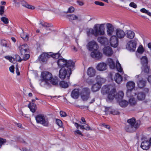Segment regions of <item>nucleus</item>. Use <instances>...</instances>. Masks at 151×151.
<instances>
[{"instance_id": "nucleus-1", "label": "nucleus", "mask_w": 151, "mask_h": 151, "mask_svg": "<svg viewBox=\"0 0 151 151\" xmlns=\"http://www.w3.org/2000/svg\"><path fill=\"white\" fill-rule=\"evenodd\" d=\"M42 79L40 80V84L41 86L46 84H49L50 83L54 85H58V80L56 78H52V74L47 71H44L41 73Z\"/></svg>"}, {"instance_id": "nucleus-2", "label": "nucleus", "mask_w": 151, "mask_h": 151, "mask_svg": "<svg viewBox=\"0 0 151 151\" xmlns=\"http://www.w3.org/2000/svg\"><path fill=\"white\" fill-rule=\"evenodd\" d=\"M104 27L103 24H95L94 27L93 29H89V33H88V35H89L90 33L95 37L104 35L105 34Z\"/></svg>"}, {"instance_id": "nucleus-3", "label": "nucleus", "mask_w": 151, "mask_h": 151, "mask_svg": "<svg viewBox=\"0 0 151 151\" xmlns=\"http://www.w3.org/2000/svg\"><path fill=\"white\" fill-rule=\"evenodd\" d=\"M71 73L70 68H68V67L62 68L59 72V77L63 79L66 77L69 78Z\"/></svg>"}, {"instance_id": "nucleus-4", "label": "nucleus", "mask_w": 151, "mask_h": 151, "mask_svg": "<svg viewBox=\"0 0 151 151\" xmlns=\"http://www.w3.org/2000/svg\"><path fill=\"white\" fill-rule=\"evenodd\" d=\"M35 119L37 123L41 124L44 126H48L49 123L48 120L43 115L39 114L37 115Z\"/></svg>"}, {"instance_id": "nucleus-5", "label": "nucleus", "mask_w": 151, "mask_h": 151, "mask_svg": "<svg viewBox=\"0 0 151 151\" xmlns=\"http://www.w3.org/2000/svg\"><path fill=\"white\" fill-rule=\"evenodd\" d=\"M137 44V41L133 40L128 42L126 45L127 48L130 51L134 52L135 50Z\"/></svg>"}, {"instance_id": "nucleus-6", "label": "nucleus", "mask_w": 151, "mask_h": 151, "mask_svg": "<svg viewBox=\"0 0 151 151\" xmlns=\"http://www.w3.org/2000/svg\"><path fill=\"white\" fill-rule=\"evenodd\" d=\"M87 46L88 49L90 51L93 50H96L99 48L98 44L94 40L89 42Z\"/></svg>"}, {"instance_id": "nucleus-7", "label": "nucleus", "mask_w": 151, "mask_h": 151, "mask_svg": "<svg viewBox=\"0 0 151 151\" xmlns=\"http://www.w3.org/2000/svg\"><path fill=\"white\" fill-rule=\"evenodd\" d=\"M90 91L87 88H84L83 89L81 93V97L83 101L87 100L89 97Z\"/></svg>"}, {"instance_id": "nucleus-8", "label": "nucleus", "mask_w": 151, "mask_h": 151, "mask_svg": "<svg viewBox=\"0 0 151 151\" xmlns=\"http://www.w3.org/2000/svg\"><path fill=\"white\" fill-rule=\"evenodd\" d=\"M127 123L129 125L139 128L140 125V122L136 121L134 117H132L127 120Z\"/></svg>"}, {"instance_id": "nucleus-9", "label": "nucleus", "mask_w": 151, "mask_h": 151, "mask_svg": "<svg viewBox=\"0 0 151 151\" xmlns=\"http://www.w3.org/2000/svg\"><path fill=\"white\" fill-rule=\"evenodd\" d=\"M109 42L111 45L114 47H116L118 45V41L117 38L116 36H112L110 38Z\"/></svg>"}, {"instance_id": "nucleus-10", "label": "nucleus", "mask_w": 151, "mask_h": 151, "mask_svg": "<svg viewBox=\"0 0 151 151\" xmlns=\"http://www.w3.org/2000/svg\"><path fill=\"white\" fill-rule=\"evenodd\" d=\"M50 55L46 53H43L38 57L39 61L43 63H46L48 58H50Z\"/></svg>"}, {"instance_id": "nucleus-11", "label": "nucleus", "mask_w": 151, "mask_h": 151, "mask_svg": "<svg viewBox=\"0 0 151 151\" xmlns=\"http://www.w3.org/2000/svg\"><path fill=\"white\" fill-rule=\"evenodd\" d=\"M114 87L111 85L105 86L102 88L101 92L103 94H104L106 93H109L110 91L114 92Z\"/></svg>"}, {"instance_id": "nucleus-12", "label": "nucleus", "mask_w": 151, "mask_h": 151, "mask_svg": "<svg viewBox=\"0 0 151 151\" xmlns=\"http://www.w3.org/2000/svg\"><path fill=\"white\" fill-rule=\"evenodd\" d=\"M106 29L107 35L109 36H111L114 32L113 26L111 24L107 23Z\"/></svg>"}, {"instance_id": "nucleus-13", "label": "nucleus", "mask_w": 151, "mask_h": 151, "mask_svg": "<svg viewBox=\"0 0 151 151\" xmlns=\"http://www.w3.org/2000/svg\"><path fill=\"white\" fill-rule=\"evenodd\" d=\"M102 54L97 51L92 52L91 55L92 57L97 60L100 59L102 57Z\"/></svg>"}, {"instance_id": "nucleus-14", "label": "nucleus", "mask_w": 151, "mask_h": 151, "mask_svg": "<svg viewBox=\"0 0 151 151\" xmlns=\"http://www.w3.org/2000/svg\"><path fill=\"white\" fill-rule=\"evenodd\" d=\"M115 32L116 37L117 38H123L125 35V33L124 31L120 28L116 29Z\"/></svg>"}, {"instance_id": "nucleus-15", "label": "nucleus", "mask_w": 151, "mask_h": 151, "mask_svg": "<svg viewBox=\"0 0 151 151\" xmlns=\"http://www.w3.org/2000/svg\"><path fill=\"white\" fill-rule=\"evenodd\" d=\"M104 54L106 56H111L113 53L111 48L109 46L105 47L103 49Z\"/></svg>"}, {"instance_id": "nucleus-16", "label": "nucleus", "mask_w": 151, "mask_h": 151, "mask_svg": "<svg viewBox=\"0 0 151 151\" xmlns=\"http://www.w3.org/2000/svg\"><path fill=\"white\" fill-rule=\"evenodd\" d=\"M107 68V64L104 62H101L98 63L96 66L97 69L100 71H104L106 70Z\"/></svg>"}, {"instance_id": "nucleus-17", "label": "nucleus", "mask_w": 151, "mask_h": 151, "mask_svg": "<svg viewBox=\"0 0 151 151\" xmlns=\"http://www.w3.org/2000/svg\"><path fill=\"white\" fill-rule=\"evenodd\" d=\"M138 128L128 124L125 126V130L127 132L132 133L135 132Z\"/></svg>"}, {"instance_id": "nucleus-18", "label": "nucleus", "mask_w": 151, "mask_h": 151, "mask_svg": "<svg viewBox=\"0 0 151 151\" xmlns=\"http://www.w3.org/2000/svg\"><path fill=\"white\" fill-rule=\"evenodd\" d=\"M96 73L95 70L92 67L89 68L87 72L88 75L90 77H94Z\"/></svg>"}, {"instance_id": "nucleus-19", "label": "nucleus", "mask_w": 151, "mask_h": 151, "mask_svg": "<svg viewBox=\"0 0 151 151\" xmlns=\"http://www.w3.org/2000/svg\"><path fill=\"white\" fill-rule=\"evenodd\" d=\"M101 84H99L96 83L93 85L91 89L93 92H96L99 90L101 87Z\"/></svg>"}, {"instance_id": "nucleus-20", "label": "nucleus", "mask_w": 151, "mask_h": 151, "mask_svg": "<svg viewBox=\"0 0 151 151\" xmlns=\"http://www.w3.org/2000/svg\"><path fill=\"white\" fill-rule=\"evenodd\" d=\"M97 40L98 42L101 44L104 45H107L108 42V39L104 37H99L97 39Z\"/></svg>"}, {"instance_id": "nucleus-21", "label": "nucleus", "mask_w": 151, "mask_h": 151, "mask_svg": "<svg viewBox=\"0 0 151 151\" xmlns=\"http://www.w3.org/2000/svg\"><path fill=\"white\" fill-rule=\"evenodd\" d=\"M21 54L22 55L23 53H25L28 49V46L27 44L22 45L19 47Z\"/></svg>"}, {"instance_id": "nucleus-22", "label": "nucleus", "mask_w": 151, "mask_h": 151, "mask_svg": "<svg viewBox=\"0 0 151 151\" xmlns=\"http://www.w3.org/2000/svg\"><path fill=\"white\" fill-rule=\"evenodd\" d=\"M114 79L116 83L120 84L122 81V77L119 73H117L115 75Z\"/></svg>"}, {"instance_id": "nucleus-23", "label": "nucleus", "mask_w": 151, "mask_h": 151, "mask_svg": "<svg viewBox=\"0 0 151 151\" xmlns=\"http://www.w3.org/2000/svg\"><path fill=\"white\" fill-rule=\"evenodd\" d=\"M150 145L149 142L144 141L142 143L141 147L143 149L147 150L149 148Z\"/></svg>"}, {"instance_id": "nucleus-24", "label": "nucleus", "mask_w": 151, "mask_h": 151, "mask_svg": "<svg viewBox=\"0 0 151 151\" xmlns=\"http://www.w3.org/2000/svg\"><path fill=\"white\" fill-rule=\"evenodd\" d=\"M57 63L60 68L65 67L66 64V60L63 59H59L57 62Z\"/></svg>"}, {"instance_id": "nucleus-25", "label": "nucleus", "mask_w": 151, "mask_h": 151, "mask_svg": "<svg viewBox=\"0 0 151 151\" xmlns=\"http://www.w3.org/2000/svg\"><path fill=\"white\" fill-rule=\"evenodd\" d=\"M107 64L109 65L110 68L113 69L115 67V65L113 60L111 58H108L106 61Z\"/></svg>"}, {"instance_id": "nucleus-26", "label": "nucleus", "mask_w": 151, "mask_h": 151, "mask_svg": "<svg viewBox=\"0 0 151 151\" xmlns=\"http://www.w3.org/2000/svg\"><path fill=\"white\" fill-rule=\"evenodd\" d=\"M79 96V91L78 89H75L72 91L71 96L74 99H77L78 98Z\"/></svg>"}, {"instance_id": "nucleus-27", "label": "nucleus", "mask_w": 151, "mask_h": 151, "mask_svg": "<svg viewBox=\"0 0 151 151\" xmlns=\"http://www.w3.org/2000/svg\"><path fill=\"white\" fill-rule=\"evenodd\" d=\"M1 45L3 47H5L9 49L11 47V44L9 43L8 41L4 40H2L1 41Z\"/></svg>"}, {"instance_id": "nucleus-28", "label": "nucleus", "mask_w": 151, "mask_h": 151, "mask_svg": "<svg viewBox=\"0 0 151 151\" xmlns=\"http://www.w3.org/2000/svg\"><path fill=\"white\" fill-rule=\"evenodd\" d=\"M28 107L30 111L33 113L35 112L37 109L36 105L33 103L30 102L28 105Z\"/></svg>"}, {"instance_id": "nucleus-29", "label": "nucleus", "mask_w": 151, "mask_h": 151, "mask_svg": "<svg viewBox=\"0 0 151 151\" xmlns=\"http://www.w3.org/2000/svg\"><path fill=\"white\" fill-rule=\"evenodd\" d=\"M96 80L97 83H98L99 84H101V85L102 83H104L106 81L105 79L101 77L100 76H97L96 77Z\"/></svg>"}, {"instance_id": "nucleus-30", "label": "nucleus", "mask_w": 151, "mask_h": 151, "mask_svg": "<svg viewBox=\"0 0 151 151\" xmlns=\"http://www.w3.org/2000/svg\"><path fill=\"white\" fill-rule=\"evenodd\" d=\"M142 71L145 73H148L150 71V67L147 65L142 66L141 67Z\"/></svg>"}, {"instance_id": "nucleus-31", "label": "nucleus", "mask_w": 151, "mask_h": 151, "mask_svg": "<svg viewBox=\"0 0 151 151\" xmlns=\"http://www.w3.org/2000/svg\"><path fill=\"white\" fill-rule=\"evenodd\" d=\"M135 86V83L132 81H129L126 84L127 89L132 90H133Z\"/></svg>"}, {"instance_id": "nucleus-32", "label": "nucleus", "mask_w": 151, "mask_h": 151, "mask_svg": "<svg viewBox=\"0 0 151 151\" xmlns=\"http://www.w3.org/2000/svg\"><path fill=\"white\" fill-rule=\"evenodd\" d=\"M126 36L128 38L132 39L135 36V33L131 30H127L126 33Z\"/></svg>"}, {"instance_id": "nucleus-33", "label": "nucleus", "mask_w": 151, "mask_h": 151, "mask_svg": "<svg viewBox=\"0 0 151 151\" xmlns=\"http://www.w3.org/2000/svg\"><path fill=\"white\" fill-rule=\"evenodd\" d=\"M145 95L142 92L138 93L137 96V99L139 101H142L145 99Z\"/></svg>"}, {"instance_id": "nucleus-34", "label": "nucleus", "mask_w": 151, "mask_h": 151, "mask_svg": "<svg viewBox=\"0 0 151 151\" xmlns=\"http://www.w3.org/2000/svg\"><path fill=\"white\" fill-rule=\"evenodd\" d=\"M115 89H114V92H113L112 91H110V92L109 93L108 96V99L110 100H112L115 97Z\"/></svg>"}, {"instance_id": "nucleus-35", "label": "nucleus", "mask_w": 151, "mask_h": 151, "mask_svg": "<svg viewBox=\"0 0 151 151\" xmlns=\"http://www.w3.org/2000/svg\"><path fill=\"white\" fill-rule=\"evenodd\" d=\"M74 65V63L71 60H66V64L65 67H68V68H71L73 67Z\"/></svg>"}, {"instance_id": "nucleus-36", "label": "nucleus", "mask_w": 151, "mask_h": 151, "mask_svg": "<svg viewBox=\"0 0 151 151\" xmlns=\"http://www.w3.org/2000/svg\"><path fill=\"white\" fill-rule=\"evenodd\" d=\"M146 81H144L142 79L139 80L138 82V85L139 88H142L144 87L146 85Z\"/></svg>"}, {"instance_id": "nucleus-37", "label": "nucleus", "mask_w": 151, "mask_h": 151, "mask_svg": "<svg viewBox=\"0 0 151 151\" xmlns=\"http://www.w3.org/2000/svg\"><path fill=\"white\" fill-rule=\"evenodd\" d=\"M22 4L23 6H24L26 8L29 9H35V7L34 6L29 4L26 2L24 1H23L22 2Z\"/></svg>"}, {"instance_id": "nucleus-38", "label": "nucleus", "mask_w": 151, "mask_h": 151, "mask_svg": "<svg viewBox=\"0 0 151 151\" xmlns=\"http://www.w3.org/2000/svg\"><path fill=\"white\" fill-rule=\"evenodd\" d=\"M141 63L142 66L147 65L148 63L147 58L145 56H143L141 58Z\"/></svg>"}, {"instance_id": "nucleus-39", "label": "nucleus", "mask_w": 151, "mask_h": 151, "mask_svg": "<svg viewBox=\"0 0 151 151\" xmlns=\"http://www.w3.org/2000/svg\"><path fill=\"white\" fill-rule=\"evenodd\" d=\"M39 24V25H42L44 27L46 28L51 27L52 26V25L51 24H49L41 20L40 21V23Z\"/></svg>"}, {"instance_id": "nucleus-40", "label": "nucleus", "mask_w": 151, "mask_h": 151, "mask_svg": "<svg viewBox=\"0 0 151 151\" xmlns=\"http://www.w3.org/2000/svg\"><path fill=\"white\" fill-rule=\"evenodd\" d=\"M128 104V102L124 100H122L119 102V105L122 107H125L127 106Z\"/></svg>"}, {"instance_id": "nucleus-41", "label": "nucleus", "mask_w": 151, "mask_h": 151, "mask_svg": "<svg viewBox=\"0 0 151 151\" xmlns=\"http://www.w3.org/2000/svg\"><path fill=\"white\" fill-rule=\"evenodd\" d=\"M68 18L69 19L70 21L78 19V16L74 14H70L68 15Z\"/></svg>"}, {"instance_id": "nucleus-42", "label": "nucleus", "mask_w": 151, "mask_h": 151, "mask_svg": "<svg viewBox=\"0 0 151 151\" xmlns=\"http://www.w3.org/2000/svg\"><path fill=\"white\" fill-rule=\"evenodd\" d=\"M59 85L60 87L63 88H67L68 86V85L67 83L64 81L60 82Z\"/></svg>"}, {"instance_id": "nucleus-43", "label": "nucleus", "mask_w": 151, "mask_h": 151, "mask_svg": "<svg viewBox=\"0 0 151 151\" xmlns=\"http://www.w3.org/2000/svg\"><path fill=\"white\" fill-rule=\"evenodd\" d=\"M124 96V93L122 91H120L118 92L115 97L116 99H121L123 98Z\"/></svg>"}, {"instance_id": "nucleus-44", "label": "nucleus", "mask_w": 151, "mask_h": 151, "mask_svg": "<svg viewBox=\"0 0 151 151\" xmlns=\"http://www.w3.org/2000/svg\"><path fill=\"white\" fill-rule=\"evenodd\" d=\"M132 90L127 89L126 93L127 96L129 97H131L133 96L134 95H135V93H132Z\"/></svg>"}, {"instance_id": "nucleus-45", "label": "nucleus", "mask_w": 151, "mask_h": 151, "mask_svg": "<svg viewBox=\"0 0 151 151\" xmlns=\"http://www.w3.org/2000/svg\"><path fill=\"white\" fill-rule=\"evenodd\" d=\"M116 66L117 70L119 72H121L122 69L121 65V64L119 63L118 60H117L116 61Z\"/></svg>"}, {"instance_id": "nucleus-46", "label": "nucleus", "mask_w": 151, "mask_h": 151, "mask_svg": "<svg viewBox=\"0 0 151 151\" xmlns=\"http://www.w3.org/2000/svg\"><path fill=\"white\" fill-rule=\"evenodd\" d=\"M129 102L130 105L132 106L135 105L136 103L135 99L133 97L130 98L129 100Z\"/></svg>"}, {"instance_id": "nucleus-47", "label": "nucleus", "mask_w": 151, "mask_h": 151, "mask_svg": "<svg viewBox=\"0 0 151 151\" xmlns=\"http://www.w3.org/2000/svg\"><path fill=\"white\" fill-rule=\"evenodd\" d=\"M52 53H50V58L52 57L53 58L57 59L59 58L60 54L58 53L52 54Z\"/></svg>"}, {"instance_id": "nucleus-48", "label": "nucleus", "mask_w": 151, "mask_h": 151, "mask_svg": "<svg viewBox=\"0 0 151 151\" xmlns=\"http://www.w3.org/2000/svg\"><path fill=\"white\" fill-rule=\"evenodd\" d=\"M113 109L110 107L105 108V112L106 114H111Z\"/></svg>"}, {"instance_id": "nucleus-49", "label": "nucleus", "mask_w": 151, "mask_h": 151, "mask_svg": "<svg viewBox=\"0 0 151 151\" xmlns=\"http://www.w3.org/2000/svg\"><path fill=\"white\" fill-rule=\"evenodd\" d=\"M13 58H14V60H15L16 61L19 62H20L23 60V59H22L21 57L18 55H16L15 58L14 57Z\"/></svg>"}, {"instance_id": "nucleus-50", "label": "nucleus", "mask_w": 151, "mask_h": 151, "mask_svg": "<svg viewBox=\"0 0 151 151\" xmlns=\"http://www.w3.org/2000/svg\"><path fill=\"white\" fill-rule=\"evenodd\" d=\"M140 11L144 13L147 14L150 16H151V13L145 8H142L140 10Z\"/></svg>"}, {"instance_id": "nucleus-51", "label": "nucleus", "mask_w": 151, "mask_h": 151, "mask_svg": "<svg viewBox=\"0 0 151 151\" xmlns=\"http://www.w3.org/2000/svg\"><path fill=\"white\" fill-rule=\"evenodd\" d=\"M137 51L138 53L142 54L144 51V50L143 47L142 46H140L139 47Z\"/></svg>"}, {"instance_id": "nucleus-52", "label": "nucleus", "mask_w": 151, "mask_h": 151, "mask_svg": "<svg viewBox=\"0 0 151 151\" xmlns=\"http://www.w3.org/2000/svg\"><path fill=\"white\" fill-rule=\"evenodd\" d=\"M56 124L60 127H62L63 124L62 122L60 120L57 119L56 120Z\"/></svg>"}, {"instance_id": "nucleus-53", "label": "nucleus", "mask_w": 151, "mask_h": 151, "mask_svg": "<svg viewBox=\"0 0 151 151\" xmlns=\"http://www.w3.org/2000/svg\"><path fill=\"white\" fill-rule=\"evenodd\" d=\"M1 20L5 24H8L9 22L8 19L5 17L1 18Z\"/></svg>"}, {"instance_id": "nucleus-54", "label": "nucleus", "mask_w": 151, "mask_h": 151, "mask_svg": "<svg viewBox=\"0 0 151 151\" xmlns=\"http://www.w3.org/2000/svg\"><path fill=\"white\" fill-rule=\"evenodd\" d=\"M5 58L9 60V61L13 63L14 61V58H13L12 57H10V56H6L5 57Z\"/></svg>"}, {"instance_id": "nucleus-55", "label": "nucleus", "mask_w": 151, "mask_h": 151, "mask_svg": "<svg viewBox=\"0 0 151 151\" xmlns=\"http://www.w3.org/2000/svg\"><path fill=\"white\" fill-rule=\"evenodd\" d=\"M6 142V140L1 138H0V146L1 147L2 145Z\"/></svg>"}, {"instance_id": "nucleus-56", "label": "nucleus", "mask_w": 151, "mask_h": 151, "mask_svg": "<svg viewBox=\"0 0 151 151\" xmlns=\"http://www.w3.org/2000/svg\"><path fill=\"white\" fill-rule=\"evenodd\" d=\"M60 116L62 117H65L67 116L66 113L62 111H60Z\"/></svg>"}, {"instance_id": "nucleus-57", "label": "nucleus", "mask_w": 151, "mask_h": 151, "mask_svg": "<svg viewBox=\"0 0 151 151\" xmlns=\"http://www.w3.org/2000/svg\"><path fill=\"white\" fill-rule=\"evenodd\" d=\"M4 6H0V15H2L4 13Z\"/></svg>"}, {"instance_id": "nucleus-58", "label": "nucleus", "mask_w": 151, "mask_h": 151, "mask_svg": "<svg viewBox=\"0 0 151 151\" xmlns=\"http://www.w3.org/2000/svg\"><path fill=\"white\" fill-rule=\"evenodd\" d=\"M74 133L75 135H76L77 134H78L81 135V136H83V134L81 133L80 131L78 130V129L74 131Z\"/></svg>"}, {"instance_id": "nucleus-59", "label": "nucleus", "mask_w": 151, "mask_h": 151, "mask_svg": "<svg viewBox=\"0 0 151 151\" xmlns=\"http://www.w3.org/2000/svg\"><path fill=\"white\" fill-rule=\"evenodd\" d=\"M129 6L132 7L134 8H136L137 7V5L135 3L133 2H132L129 4Z\"/></svg>"}, {"instance_id": "nucleus-60", "label": "nucleus", "mask_w": 151, "mask_h": 151, "mask_svg": "<svg viewBox=\"0 0 151 151\" xmlns=\"http://www.w3.org/2000/svg\"><path fill=\"white\" fill-rule=\"evenodd\" d=\"M21 37L25 41H27L28 40L29 38V35H27L25 36H24V37H23L22 36V35H21Z\"/></svg>"}, {"instance_id": "nucleus-61", "label": "nucleus", "mask_w": 151, "mask_h": 151, "mask_svg": "<svg viewBox=\"0 0 151 151\" xmlns=\"http://www.w3.org/2000/svg\"><path fill=\"white\" fill-rule=\"evenodd\" d=\"M120 113V112L117 111L116 110H115L114 109H113L111 113V114H112L113 115H118Z\"/></svg>"}, {"instance_id": "nucleus-62", "label": "nucleus", "mask_w": 151, "mask_h": 151, "mask_svg": "<svg viewBox=\"0 0 151 151\" xmlns=\"http://www.w3.org/2000/svg\"><path fill=\"white\" fill-rule=\"evenodd\" d=\"M30 57V55L29 54H25L23 57V60H28Z\"/></svg>"}, {"instance_id": "nucleus-63", "label": "nucleus", "mask_w": 151, "mask_h": 151, "mask_svg": "<svg viewBox=\"0 0 151 151\" xmlns=\"http://www.w3.org/2000/svg\"><path fill=\"white\" fill-rule=\"evenodd\" d=\"M94 3L96 4L99 6H103L104 5V3L98 1H96L94 2Z\"/></svg>"}, {"instance_id": "nucleus-64", "label": "nucleus", "mask_w": 151, "mask_h": 151, "mask_svg": "<svg viewBox=\"0 0 151 151\" xmlns=\"http://www.w3.org/2000/svg\"><path fill=\"white\" fill-rule=\"evenodd\" d=\"M74 10V8L73 6H71L69 8L68 11L70 13H72L73 12Z\"/></svg>"}]
</instances>
